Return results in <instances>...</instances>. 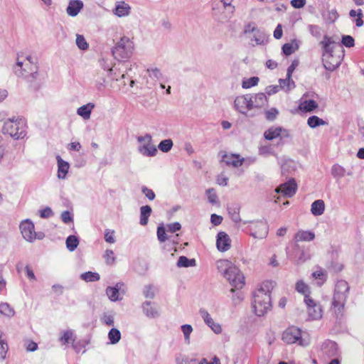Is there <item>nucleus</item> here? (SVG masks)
<instances>
[{"instance_id": "39", "label": "nucleus", "mask_w": 364, "mask_h": 364, "mask_svg": "<svg viewBox=\"0 0 364 364\" xmlns=\"http://www.w3.org/2000/svg\"><path fill=\"white\" fill-rule=\"evenodd\" d=\"M106 294L112 301H117L122 299V298L119 297V292L117 291V289L112 287H107Z\"/></svg>"}, {"instance_id": "64", "label": "nucleus", "mask_w": 364, "mask_h": 364, "mask_svg": "<svg viewBox=\"0 0 364 364\" xmlns=\"http://www.w3.org/2000/svg\"><path fill=\"white\" fill-rule=\"evenodd\" d=\"M198 364H220V360L217 356H214L210 362L206 358H203Z\"/></svg>"}, {"instance_id": "54", "label": "nucleus", "mask_w": 364, "mask_h": 364, "mask_svg": "<svg viewBox=\"0 0 364 364\" xmlns=\"http://www.w3.org/2000/svg\"><path fill=\"white\" fill-rule=\"evenodd\" d=\"M278 113L279 112L277 109L272 108L265 112L266 119L269 121H274L276 119Z\"/></svg>"}, {"instance_id": "49", "label": "nucleus", "mask_w": 364, "mask_h": 364, "mask_svg": "<svg viewBox=\"0 0 364 364\" xmlns=\"http://www.w3.org/2000/svg\"><path fill=\"white\" fill-rule=\"evenodd\" d=\"M105 240L110 244L114 243L116 240L114 237V231L106 229L105 231Z\"/></svg>"}, {"instance_id": "30", "label": "nucleus", "mask_w": 364, "mask_h": 364, "mask_svg": "<svg viewBox=\"0 0 364 364\" xmlns=\"http://www.w3.org/2000/svg\"><path fill=\"white\" fill-rule=\"evenodd\" d=\"M130 11V7L129 6L124 3V1L119 2L115 8L114 14L119 16H124L129 14Z\"/></svg>"}, {"instance_id": "4", "label": "nucleus", "mask_w": 364, "mask_h": 364, "mask_svg": "<svg viewBox=\"0 0 364 364\" xmlns=\"http://www.w3.org/2000/svg\"><path fill=\"white\" fill-rule=\"evenodd\" d=\"M38 69L37 62L33 61L30 55L25 58L22 55H18L16 65L14 68L16 75L23 77L28 81H33L37 77Z\"/></svg>"}, {"instance_id": "42", "label": "nucleus", "mask_w": 364, "mask_h": 364, "mask_svg": "<svg viewBox=\"0 0 364 364\" xmlns=\"http://www.w3.org/2000/svg\"><path fill=\"white\" fill-rule=\"evenodd\" d=\"M181 328L184 336L185 343L189 344L190 336L193 332V327L190 324H183L181 326Z\"/></svg>"}, {"instance_id": "40", "label": "nucleus", "mask_w": 364, "mask_h": 364, "mask_svg": "<svg viewBox=\"0 0 364 364\" xmlns=\"http://www.w3.org/2000/svg\"><path fill=\"white\" fill-rule=\"evenodd\" d=\"M296 290L302 294L309 296L310 290L307 284H306L302 280H299L296 284Z\"/></svg>"}, {"instance_id": "8", "label": "nucleus", "mask_w": 364, "mask_h": 364, "mask_svg": "<svg viewBox=\"0 0 364 364\" xmlns=\"http://www.w3.org/2000/svg\"><path fill=\"white\" fill-rule=\"evenodd\" d=\"M235 107L242 114H245L248 110L259 105H255L252 100V97L250 94L238 96L235 100Z\"/></svg>"}, {"instance_id": "33", "label": "nucleus", "mask_w": 364, "mask_h": 364, "mask_svg": "<svg viewBox=\"0 0 364 364\" xmlns=\"http://www.w3.org/2000/svg\"><path fill=\"white\" fill-rule=\"evenodd\" d=\"M228 211L232 221L237 223L241 220L240 217V208L237 205L228 206Z\"/></svg>"}, {"instance_id": "56", "label": "nucleus", "mask_w": 364, "mask_h": 364, "mask_svg": "<svg viewBox=\"0 0 364 364\" xmlns=\"http://www.w3.org/2000/svg\"><path fill=\"white\" fill-rule=\"evenodd\" d=\"M231 291L232 293H234V294L232 295V300L234 305L236 306V305L239 304L243 300V296L241 293L235 292V291L233 288L231 289Z\"/></svg>"}, {"instance_id": "13", "label": "nucleus", "mask_w": 364, "mask_h": 364, "mask_svg": "<svg viewBox=\"0 0 364 364\" xmlns=\"http://www.w3.org/2000/svg\"><path fill=\"white\" fill-rule=\"evenodd\" d=\"M222 154V159L220 161L221 163L225 164V165L228 166H232L234 168H237L242 166L244 163L245 159L240 157V154H227L225 152Z\"/></svg>"}, {"instance_id": "50", "label": "nucleus", "mask_w": 364, "mask_h": 364, "mask_svg": "<svg viewBox=\"0 0 364 364\" xmlns=\"http://www.w3.org/2000/svg\"><path fill=\"white\" fill-rule=\"evenodd\" d=\"M308 30L313 36L316 38L321 36V28L318 26L311 24L309 25Z\"/></svg>"}, {"instance_id": "23", "label": "nucleus", "mask_w": 364, "mask_h": 364, "mask_svg": "<svg viewBox=\"0 0 364 364\" xmlns=\"http://www.w3.org/2000/svg\"><path fill=\"white\" fill-rule=\"evenodd\" d=\"M142 309L144 314L149 318H156L159 316L157 309L151 306V302L146 301L142 304Z\"/></svg>"}, {"instance_id": "46", "label": "nucleus", "mask_w": 364, "mask_h": 364, "mask_svg": "<svg viewBox=\"0 0 364 364\" xmlns=\"http://www.w3.org/2000/svg\"><path fill=\"white\" fill-rule=\"evenodd\" d=\"M105 262L108 265H112L115 262L116 258L114 252L112 250H107L104 254Z\"/></svg>"}, {"instance_id": "61", "label": "nucleus", "mask_w": 364, "mask_h": 364, "mask_svg": "<svg viewBox=\"0 0 364 364\" xmlns=\"http://www.w3.org/2000/svg\"><path fill=\"white\" fill-rule=\"evenodd\" d=\"M312 277L316 279L326 280V274L322 269L316 270L312 273Z\"/></svg>"}, {"instance_id": "62", "label": "nucleus", "mask_w": 364, "mask_h": 364, "mask_svg": "<svg viewBox=\"0 0 364 364\" xmlns=\"http://www.w3.org/2000/svg\"><path fill=\"white\" fill-rule=\"evenodd\" d=\"M208 327H210L211 330L216 334H220L222 333V327L218 323L213 321L211 324L208 325Z\"/></svg>"}, {"instance_id": "52", "label": "nucleus", "mask_w": 364, "mask_h": 364, "mask_svg": "<svg viewBox=\"0 0 364 364\" xmlns=\"http://www.w3.org/2000/svg\"><path fill=\"white\" fill-rule=\"evenodd\" d=\"M143 294L146 298L153 299L155 296V293L151 285H146L144 287Z\"/></svg>"}, {"instance_id": "45", "label": "nucleus", "mask_w": 364, "mask_h": 364, "mask_svg": "<svg viewBox=\"0 0 364 364\" xmlns=\"http://www.w3.org/2000/svg\"><path fill=\"white\" fill-rule=\"evenodd\" d=\"M157 237L160 242H164L168 240V237L166 233V229L163 224L157 228Z\"/></svg>"}, {"instance_id": "55", "label": "nucleus", "mask_w": 364, "mask_h": 364, "mask_svg": "<svg viewBox=\"0 0 364 364\" xmlns=\"http://www.w3.org/2000/svg\"><path fill=\"white\" fill-rule=\"evenodd\" d=\"M9 348L6 341L4 340H0V356L2 360L6 358Z\"/></svg>"}, {"instance_id": "1", "label": "nucleus", "mask_w": 364, "mask_h": 364, "mask_svg": "<svg viewBox=\"0 0 364 364\" xmlns=\"http://www.w3.org/2000/svg\"><path fill=\"white\" fill-rule=\"evenodd\" d=\"M274 288V282L265 281L262 282L253 293L252 306L253 311L257 316H264L272 308L270 294Z\"/></svg>"}, {"instance_id": "3", "label": "nucleus", "mask_w": 364, "mask_h": 364, "mask_svg": "<svg viewBox=\"0 0 364 364\" xmlns=\"http://www.w3.org/2000/svg\"><path fill=\"white\" fill-rule=\"evenodd\" d=\"M218 272L229 282L230 284L237 289L245 285V277L240 270L228 259H220L216 262Z\"/></svg>"}, {"instance_id": "16", "label": "nucleus", "mask_w": 364, "mask_h": 364, "mask_svg": "<svg viewBox=\"0 0 364 364\" xmlns=\"http://www.w3.org/2000/svg\"><path fill=\"white\" fill-rule=\"evenodd\" d=\"M323 63L326 70L333 71L339 66L341 63V59L339 57L334 56L332 53L331 55L323 57Z\"/></svg>"}, {"instance_id": "44", "label": "nucleus", "mask_w": 364, "mask_h": 364, "mask_svg": "<svg viewBox=\"0 0 364 364\" xmlns=\"http://www.w3.org/2000/svg\"><path fill=\"white\" fill-rule=\"evenodd\" d=\"M206 195L208 196V202L213 205L218 203V196L214 188H208L206 190Z\"/></svg>"}, {"instance_id": "63", "label": "nucleus", "mask_w": 364, "mask_h": 364, "mask_svg": "<svg viewBox=\"0 0 364 364\" xmlns=\"http://www.w3.org/2000/svg\"><path fill=\"white\" fill-rule=\"evenodd\" d=\"M102 321L104 323H105L107 326L114 325V317L110 314H105L103 316Z\"/></svg>"}, {"instance_id": "43", "label": "nucleus", "mask_w": 364, "mask_h": 364, "mask_svg": "<svg viewBox=\"0 0 364 364\" xmlns=\"http://www.w3.org/2000/svg\"><path fill=\"white\" fill-rule=\"evenodd\" d=\"M258 77H252L250 78L244 79L242 80V88L249 89L253 86H255L258 84L259 82Z\"/></svg>"}, {"instance_id": "37", "label": "nucleus", "mask_w": 364, "mask_h": 364, "mask_svg": "<svg viewBox=\"0 0 364 364\" xmlns=\"http://www.w3.org/2000/svg\"><path fill=\"white\" fill-rule=\"evenodd\" d=\"M0 314L8 317H12L15 314V311L9 304L1 303Z\"/></svg>"}, {"instance_id": "47", "label": "nucleus", "mask_w": 364, "mask_h": 364, "mask_svg": "<svg viewBox=\"0 0 364 364\" xmlns=\"http://www.w3.org/2000/svg\"><path fill=\"white\" fill-rule=\"evenodd\" d=\"M199 314L208 326L214 321L210 314L205 309H200Z\"/></svg>"}, {"instance_id": "25", "label": "nucleus", "mask_w": 364, "mask_h": 364, "mask_svg": "<svg viewBox=\"0 0 364 364\" xmlns=\"http://www.w3.org/2000/svg\"><path fill=\"white\" fill-rule=\"evenodd\" d=\"M282 132V127H272L266 130L264 133V137L269 141L273 140L281 136Z\"/></svg>"}, {"instance_id": "34", "label": "nucleus", "mask_w": 364, "mask_h": 364, "mask_svg": "<svg viewBox=\"0 0 364 364\" xmlns=\"http://www.w3.org/2000/svg\"><path fill=\"white\" fill-rule=\"evenodd\" d=\"M66 247L70 252H73L79 245V240L75 235H70L65 241Z\"/></svg>"}, {"instance_id": "7", "label": "nucleus", "mask_w": 364, "mask_h": 364, "mask_svg": "<svg viewBox=\"0 0 364 364\" xmlns=\"http://www.w3.org/2000/svg\"><path fill=\"white\" fill-rule=\"evenodd\" d=\"M282 340L287 344L299 343L300 346H305L304 340L301 338V331L296 326L287 328L282 333Z\"/></svg>"}, {"instance_id": "6", "label": "nucleus", "mask_w": 364, "mask_h": 364, "mask_svg": "<svg viewBox=\"0 0 364 364\" xmlns=\"http://www.w3.org/2000/svg\"><path fill=\"white\" fill-rule=\"evenodd\" d=\"M133 43L127 37H122L112 49L114 57L119 60L129 58L133 50Z\"/></svg>"}, {"instance_id": "19", "label": "nucleus", "mask_w": 364, "mask_h": 364, "mask_svg": "<svg viewBox=\"0 0 364 364\" xmlns=\"http://www.w3.org/2000/svg\"><path fill=\"white\" fill-rule=\"evenodd\" d=\"M138 151L145 156H154L157 154V149L151 141H149L140 145L138 147Z\"/></svg>"}, {"instance_id": "60", "label": "nucleus", "mask_w": 364, "mask_h": 364, "mask_svg": "<svg viewBox=\"0 0 364 364\" xmlns=\"http://www.w3.org/2000/svg\"><path fill=\"white\" fill-rule=\"evenodd\" d=\"M53 213L50 208L46 207L44 209L40 210V216L42 218H48L53 216Z\"/></svg>"}, {"instance_id": "22", "label": "nucleus", "mask_w": 364, "mask_h": 364, "mask_svg": "<svg viewBox=\"0 0 364 364\" xmlns=\"http://www.w3.org/2000/svg\"><path fill=\"white\" fill-rule=\"evenodd\" d=\"M331 175L336 180H339L343 178L346 174L348 176H351L353 174L352 171H346V170L341 165L336 164L331 167Z\"/></svg>"}, {"instance_id": "9", "label": "nucleus", "mask_w": 364, "mask_h": 364, "mask_svg": "<svg viewBox=\"0 0 364 364\" xmlns=\"http://www.w3.org/2000/svg\"><path fill=\"white\" fill-rule=\"evenodd\" d=\"M250 235L257 239H264L268 235L269 226L266 221L252 223L250 226Z\"/></svg>"}, {"instance_id": "20", "label": "nucleus", "mask_w": 364, "mask_h": 364, "mask_svg": "<svg viewBox=\"0 0 364 364\" xmlns=\"http://www.w3.org/2000/svg\"><path fill=\"white\" fill-rule=\"evenodd\" d=\"M318 107V103L314 100H301L299 109L303 112H314Z\"/></svg>"}, {"instance_id": "14", "label": "nucleus", "mask_w": 364, "mask_h": 364, "mask_svg": "<svg viewBox=\"0 0 364 364\" xmlns=\"http://www.w3.org/2000/svg\"><path fill=\"white\" fill-rule=\"evenodd\" d=\"M230 238L225 232H219L217 235L216 246L220 252H226L230 248Z\"/></svg>"}, {"instance_id": "12", "label": "nucleus", "mask_w": 364, "mask_h": 364, "mask_svg": "<svg viewBox=\"0 0 364 364\" xmlns=\"http://www.w3.org/2000/svg\"><path fill=\"white\" fill-rule=\"evenodd\" d=\"M297 185L294 178L289 180L276 188L275 191L277 193H282L287 197H292L296 191Z\"/></svg>"}, {"instance_id": "31", "label": "nucleus", "mask_w": 364, "mask_h": 364, "mask_svg": "<svg viewBox=\"0 0 364 364\" xmlns=\"http://www.w3.org/2000/svg\"><path fill=\"white\" fill-rule=\"evenodd\" d=\"M327 124V122L316 115L311 116L307 119V124L312 129L316 128L319 126L326 125Z\"/></svg>"}, {"instance_id": "28", "label": "nucleus", "mask_w": 364, "mask_h": 364, "mask_svg": "<svg viewBox=\"0 0 364 364\" xmlns=\"http://www.w3.org/2000/svg\"><path fill=\"white\" fill-rule=\"evenodd\" d=\"M299 43L296 40L291 43H285L282 46V52L285 55H290L299 49Z\"/></svg>"}, {"instance_id": "5", "label": "nucleus", "mask_w": 364, "mask_h": 364, "mask_svg": "<svg viewBox=\"0 0 364 364\" xmlns=\"http://www.w3.org/2000/svg\"><path fill=\"white\" fill-rule=\"evenodd\" d=\"M2 132L14 139H23L26 135V125L22 119H9L2 128Z\"/></svg>"}, {"instance_id": "21", "label": "nucleus", "mask_w": 364, "mask_h": 364, "mask_svg": "<svg viewBox=\"0 0 364 364\" xmlns=\"http://www.w3.org/2000/svg\"><path fill=\"white\" fill-rule=\"evenodd\" d=\"M56 159L58 161V177L60 179H65L70 165L67 161H63L60 156H58Z\"/></svg>"}, {"instance_id": "51", "label": "nucleus", "mask_w": 364, "mask_h": 364, "mask_svg": "<svg viewBox=\"0 0 364 364\" xmlns=\"http://www.w3.org/2000/svg\"><path fill=\"white\" fill-rule=\"evenodd\" d=\"M141 192L150 200H153L156 197L154 192L145 186L141 187Z\"/></svg>"}, {"instance_id": "24", "label": "nucleus", "mask_w": 364, "mask_h": 364, "mask_svg": "<svg viewBox=\"0 0 364 364\" xmlns=\"http://www.w3.org/2000/svg\"><path fill=\"white\" fill-rule=\"evenodd\" d=\"M152 212L151 206L146 205L140 208V220L139 223L141 225L145 226L148 224L149 218Z\"/></svg>"}, {"instance_id": "2", "label": "nucleus", "mask_w": 364, "mask_h": 364, "mask_svg": "<svg viewBox=\"0 0 364 364\" xmlns=\"http://www.w3.org/2000/svg\"><path fill=\"white\" fill-rule=\"evenodd\" d=\"M349 289L345 280H339L336 284L330 310L336 319L340 320L344 316Z\"/></svg>"}, {"instance_id": "15", "label": "nucleus", "mask_w": 364, "mask_h": 364, "mask_svg": "<svg viewBox=\"0 0 364 364\" xmlns=\"http://www.w3.org/2000/svg\"><path fill=\"white\" fill-rule=\"evenodd\" d=\"M320 46L322 48V56L325 57L328 55L333 53V50L335 45V41L332 37L324 36L323 40L320 42Z\"/></svg>"}, {"instance_id": "48", "label": "nucleus", "mask_w": 364, "mask_h": 364, "mask_svg": "<svg viewBox=\"0 0 364 364\" xmlns=\"http://www.w3.org/2000/svg\"><path fill=\"white\" fill-rule=\"evenodd\" d=\"M76 43L78 48L81 50H87L88 48V44L84 36L82 35H77Z\"/></svg>"}, {"instance_id": "29", "label": "nucleus", "mask_w": 364, "mask_h": 364, "mask_svg": "<svg viewBox=\"0 0 364 364\" xmlns=\"http://www.w3.org/2000/svg\"><path fill=\"white\" fill-rule=\"evenodd\" d=\"M349 16L351 18H353L355 23V25L358 27H360L363 25V11L360 9H358L357 10L352 9L349 12Z\"/></svg>"}, {"instance_id": "11", "label": "nucleus", "mask_w": 364, "mask_h": 364, "mask_svg": "<svg viewBox=\"0 0 364 364\" xmlns=\"http://www.w3.org/2000/svg\"><path fill=\"white\" fill-rule=\"evenodd\" d=\"M19 228L21 230L23 238L28 241L33 242L36 238V232L34 230V225L30 220H26L22 222Z\"/></svg>"}, {"instance_id": "18", "label": "nucleus", "mask_w": 364, "mask_h": 364, "mask_svg": "<svg viewBox=\"0 0 364 364\" xmlns=\"http://www.w3.org/2000/svg\"><path fill=\"white\" fill-rule=\"evenodd\" d=\"M83 2L80 0H71L66 9L67 14L70 16H75L83 8Z\"/></svg>"}, {"instance_id": "58", "label": "nucleus", "mask_w": 364, "mask_h": 364, "mask_svg": "<svg viewBox=\"0 0 364 364\" xmlns=\"http://www.w3.org/2000/svg\"><path fill=\"white\" fill-rule=\"evenodd\" d=\"M181 225L178 222H175L167 225V231L171 233L180 230Z\"/></svg>"}, {"instance_id": "35", "label": "nucleus", "mask_w": 364, "mask_h": 364, "mask_svg": "<svg viewBox=\"0 0 364 364\" xmlns=\"http://www.w3.org/2000/svg\"><path fill=\"white\" fill-rule=\"evenodd\" d=\"M80 279L85 282H97L100 279V276L97 272H86L80 274Z\"/></svg>"}, {"instance_id": "26", "label": "nucleus", "mask_w": 364, "mask_h": 364, "mask_svg": "<svg viewBox=\"0 0 364 364\" xmlns=\"http://www.w3.org/2000/svg\"><path fill=\"white\" fill-rule=\"evenodd\" d=\"M95 107L93 103H87V105L80 107L77 110V114L82 117L84 119L90 118L92 109Z\"/></svg>"}, {"instance_id": "10", "label": "nucleus", "mask_w": 364, "mask_h": 364, "mask_svg": "<svg viewBox=\"0 0 364 364\" xmlns=\"http://www.w3.org/2000/svg\"><path fill=\"white\" fill-rule=\"evenodd\" d=\"M304 302L308 308L309 316L312 320H318L321 318L323 316V309L321 306L316 303L310 296H306L304 298Z\"/></svg>"}, {"instance_id": "17", "label": "nucleus", "mask_w": 364, "mask_h": 364, "mask_svg": "<svg viewBox=\"0 0 364 364\" xmlns=\"http://www.w3.org/2000/svg\"><path fill=\"white\" fill-rule=\"evenodd\" d=\"M315 238V234L310 230H299L294 237L296 243L299 242H310Z\"/></svg>"}, {"instance_id": "57", "label": "nucleus", "mask_w": 364, "mask_h": 364, "mask_svg": "<svg viewBox=\"0 0 364 364\" xmlns=\"http://www.w3.org/2000/svg\"><path fill=\"white\" fill-rule=\"evenodd\" d=\"M60 218L62 221L65 224L73 221V218L71 215V213L68 210H65L61 213Z\"/></svg>"}, {"instance_id": "41", "label": "nucleus", "mask_w": 364, "mask_h": 364, "mask_svg": "<svg viewBox=\"0 0 364 364\" xmlns=\"http://www.w3.org/2000/svg\"><path fill=\"white\" fill-rule=\"evenodd\" d=\"M75 338L73 331L72 330H67L63 332L62 336L59 338V341L62 344L65 345L68 343L70 341L73 342V339Z\"/></svg>"}, {"instance_id": "27", "label": "nucleus", "mask_w": 364, "mask_h": 364, "mask_svg": "<svg viewBox=\"0 0 364 364\" xmlns=\"http://www.w3.org/2000/svg\"><path fill=\"white\" fill-rule=\"evenodd\" d=\"M325 210V203L323 200H316L312 203L311 212L315 216L321 215Z\"/></svg>"}, {"instance_id": "53", "label": "nucleus", "mask_w": 364, "mask_h": 364, "mask_svg": "<svg viewBox=\"0 0 364 364\" xmlns=\"http://www.w3.org/2000/svg\"><path fill=\"white\" fill-rule=\"evenodd\" d=\"M342 43L347 48H351L354 46L355 41L350 36H344L342 38Z\"/></svg>"}, {"instance_id": "59", "label": "nucleus", "mask_w": 364, "mask_h": 364, "mask_svg": "<svg viewBox=\"0 0 364 364\" xmlns=\"http://www.w3.org/2000/svg\"><path fill=\"white\" fill-rule=\"evenodd\" d=\"M72 346L77 353H79L85 348V343L82 341H75V338L73 339V342H72Z\"/></svg>"}, {"instance_id": "36", "label": "nucleus", "mask_w": 364, "mask_h": 364, "mask_svg": "<svg viewBox=\"0 0 364 364\" xmlns=\"http://www.w3.org/2000/svg\"><path fill=\"white\" fill-rule=\"evenodd\" d=\"M173 146V141L171 139H167L161 141L158 145V148L161 151L167 153L172 149Z\"/></svg>"}, {"instance_id": "32", "label": "nucleus", "mask_w": 364, "mask_h": 364, "mask_svg": "<svg viewBox=\"0 0 364 364\" xmlns=\"http://www.w3.org/2000/svg\"><path fill=\"white\" fill-rule=\"evenodd\" d=\"M196 260L194 259H188L186 256H180L177 261L178 267H190L196 266Z\"/></svg>"}, {"instance_id": "38", "label": "nucleus", "mask_w": 364, "mask_h": 364, "mask_svg": "<svg viewBox=\"0 0 364 364\" xmlns=\"http://www.w3.org/2000/svg\"><path fill=\"white\" fill-rule=\"evenodd\" d=\"M108 338L112 344H116L121 339V333L117 328H112L108 333Z\"/></svg>"}]
</instances>
